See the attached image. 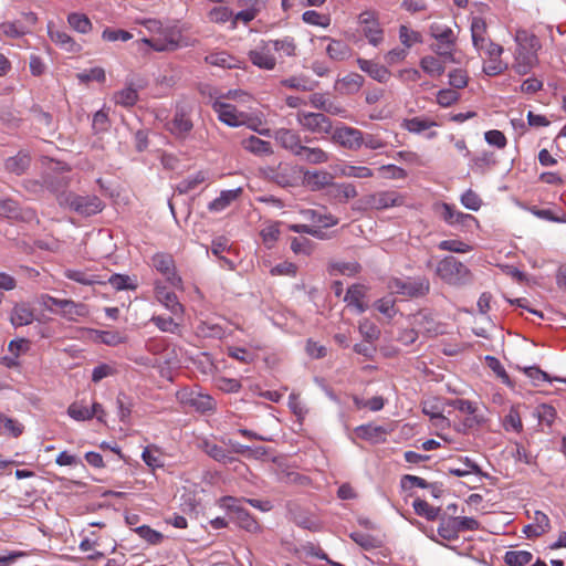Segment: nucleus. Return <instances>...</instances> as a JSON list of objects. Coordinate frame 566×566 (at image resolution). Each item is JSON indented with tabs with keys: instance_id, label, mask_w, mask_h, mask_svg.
<instances>
[{
	"instance_id": "obj_1",
	"label": "nucleus",
	"mask_w": 566,
	"mask_h": 566,
	"mask_svg": "<svg viewBox=\"0 0 566 566\" xmlns=\"http://www.w3.org/2000/svg\"><path fill=\"white\" fill-rule=\"evenodd\" d=\"M146 30L153 34L150 38H143V42L155 51H172L179 46L181 33L176 28L164 27L159 20L146 19L142 21Z\"/></svg>"
},
{
	"instance_id": "obj_2",
	"label": "nucleus",
	"mask_w": 566,
	"mask_h": 566,
	"mask_svg": "<svg viewBox=\"0 0 566 566\" xmlns=\"http://www.w3.org/2000/svg\"><path fill=\"white\" fill-rule=\"evenodd\" d=\"M56 199L61 207L69 208L84 217L96 214L104 208L103 201L94 195L80 196L74 192H61Z\"/></svg>"
},
{
	"instance_id": "obj_3",
	"label": "nucleus",
	"mask_w": 566,
	"mask_h": 566,
	"mask_svg": "<svg viewBox=\"0 0 566 566\" xmlns=\"http://www.w3.org/2000/svg\"><path fill=\"white\" fill-rule=\"evenodd\" d=\"M515 41L517 42V49L512 67L517 74L525 75L533 69L537 61L535 51L533 50L536 39L533 35H528L525 31H518Z\"/></svg>"
},
{
	"instance_id": "obj_4",
	"label": "nucleus",
	"mask_w": 566,
	"mask_h": 566,
	"mask_svg": "<svg viewBox=\"0 0 566 566\" xmlns=\"http://www.w3.org/2000/svg\"><path fill=\"white\" fill-rule=\"evenodd\" d=\"M437 275L450 285H465L472 281L469 268L454 256L440 260L436 269Z\"/></svg>"
},
{
	"instance_id": "obj_5",
	"label": "nucleus",
	"mask_w": 566,
	"mask_h": 566,
	"mask_svg": "<svg viewBox=\"0 0 566 566\" xmlns=\"http://www.w3.org/2000/svg\"><path fill=\"white\" fill-rule=\"evenodd\" d=\"M262 176L280 187H296L302 178V169L291 163L281 161L276 166H266L261 169Z\"/></svg>"
},
{
	"instance_id": "obj_6",
	"label": "nucleus",
	"mask_w": 566,
	"mask_h": 566,
	"mask_svg": "<svg viewBox=\"0 0 566 566\" xmlns=\"http://www.w3.org/2000/svg\"><path fill=\"white\" fill-rule=\"evenodd\" d=\"M429 31L430 35L437 41L431 45V50L444 61L454 62L457 36L453 30L441 23H432Z\"/></svg>"
},
{
	"instance_id": "obj_7",
	"label": "nucleus",
	"mask_w": 566,
	"mask_h": 566,
	"mask_svg": "<svg viewBox=\"0 0 566 566\" xmlns=\"http://www.w3.org/2000/svg\"><path fill=\"white\" fill-rule=\"evenodd\" d=\"M357 23L358 32L367 40L370 45L378 48L384 43L385 30L376 11H363L357 18Z\"/></svg>"
},
{
	"instance_id": "obj_8",
	"label": "nucleus",
	"mask_w": 566,
	"mask_h": 566,
	"mask_svg": "<svg viewBox=\"0 0 566 566\" xmlns=\"http://www.w3.org/2000/svg\"><path fill=\"white\" fill-rule=\"evenodd\" d=\"M150 265L171 287L178 290L184 289L182 279L177 272L176 263L171 254L165 252L155 253L151 256Z\"/></svg>"
},
{
	"instance_id": "obj_9",
	"label": "nucleus",
	"mask_w": 566,
	"mask_h": 566,
	"mask_svg": "<svg viewBox=\"0 0 566 566\" xmlns=\"http://www.w3.org/2000/svg\"><path fill=\"white\" fill-rule=\"evenodd\" d=\"M297 124L306 132L319 135L322 138L331 136L333 122L323 113L298 111Z\"/></svg>"
},
{
	"instance_id": "obj_10",
	"label": "nucleus",
	"mask_w": 566,
	"mask_h": 566,
	"mask_svg": "<svg viewBox=\"0 0 566 566\" xmlns=\"http://www.w3.org/2000/svg\"><path fill=\"white\" fill-rule=\"evenodd\" d=\"M212 109L217 113L218 119L231 127H238L244 125L248 120V114L239 112L235 106L226 103L220 97H213L210 94V101Z\"/></svg>"
},
{
	"instance_id": "obj_11",
	"label": "nucleus",
	"mask_w": 566,
	"mask_h": 566,
	"mask_svg": "<svg viewBox=\"0 0 566 566\" xmlns=\"http://www.w3.org/2000/svg\"><path fill=\"white\" fill-rule=\"evenodd\" d=\"M329 137L334 144L349 150L359 149L364 143V133L361 130L344 124L333 126Z\"/></svg>"
},
{
	"instance_id": "obj_12",
	"label": "nucleus",
	"mask_w": 566,
	"mask_h": 566,
	"mask_svg": "<svg viewBox=\"0 0 566 566\" xmlns=\"http://www.w3.org/2000/svg\"><path fill=\"white\" fill-rule=\"evenodd\" d=\"M192 106L188 103L177 104L174 117L167 123V129L177 137H186L193 128Z\"/></svg>"
},
{
	"instance_id": "obj_13",
	"label": "nucleus",
	"mask_w": 566,
	"mask_h": 566,
	"mask_svg": "<svg viewBox=\"0 0 566 566\" xmlns=\"http://www.w3.org/2000/svg\"><path fill=\"white\" fill-rule=\"evenodd\" d=\"M429 281L426 279L399 280L394 279L389 282V289L392 293L410 297L423 296L429 292Z\"/></svg>"
},
{
	"instance_id": "obj_14",
	"label": "nucleus",
	"mask_w": 566,
	"mask_h": 566,
	"mask_svg": "<svg viewBox=\"0 0 566 566\" xmlns=\"http://www.w3.org/2000/svg\"><path fill=\"white\" fill-rule=\"evenodd\" d=\"M366 208L382 210L391 207H399L403 203V197L394 190L377 191L363 198Z\"/></svg>"
},
{
	"instance_id": "obj_15",
	"label": "nucleus",
	"mask_w": 566,
	"mask_h": 566,
	"mask_svg": "<svg viewBox=\"0 0 566 566\" xmlns=\"http://www.w3.org/2000/svg\"><path fill=\"white\" fill-rule=\"evenodd\" d=\"M154 296L158 303L167 308L172 316L182 317L184 306L178 301L175 292L168 290V287L160 280L154 282Z\"/></svg>"
},
{
	"instance_id": "obj_16",
	"label": "nucleus",
	"mask_w": 566,
	"mask_h": 566,
	"mask_svg": "<svg viewBox=\"0 0 566 566\" xmlns=\"http://www.w3.org/2000/svg\"><path fill=\"white\" fill-rule=\"evenodd\" d=\"M248 56L250 62L261 70L272 71L276 66V57L269 41H261L249 51Z\"/></svg>"
},
{
	"instance_id": "obj_17",
	"label": "nucleus",
	"mask_w": 566,
	"mask_h": 566,
	"mask_svg": "<svg viewBox=\"0 0 566 566\" xmlns=\"http://www.w3.org/2000/svg\"><path fill=\"white\" fill-rule=\"evenodd\" d=\"M178 400L197 411L206 412L214 408V400L208 396L190 389H181L177 392Z\"/></svg>"
},
{
	"instance_id": "obj_18",
	"label": "nucleus",
	"mask_w": 566,
	"mask_h": 566,
	"mask_svg": "<svg viewBox=\"0 0 566 566\" xmlns=\"http://www.w3.org/2000/svg\"><path fill=\"white\" fill-rule=\"evenodd\" d=\"M503 48L496 43L490 44L483 52L488 56V61L483 65V72L488 76H496L507 70L509 65L501 59Z\"/></svg>"
},
{
	"instance_id": "obj_19",
	"label": "nucleus",
	"mask_w": 566,
	"mask_h": 566,
	"mask_svg": "<svg viewBox=\"0 0 566 566\" xmlns=\"http://www.w3.org/2000/svg\"><path fill=\"white\" fill-rule=\"evenodd\" d=\"M436 211L440 218L449 226H468L469 222L474 221L475 218L472 214L463 213L457 210L453 206L442 202L436 206Z\"/></svg>"
},
{
	"instance_id": "obj_20",
	"label": "nucleus",
	"mask_w": 566,
	"mask_h": 566,
	"mask_svg": "<svg viewBox=\"0 0 566 566\" xmlns=\"http://www.w3.org/2000/svg\"><path fill=\"white\" fill-rule=\"evenodd\" d=\"M471 38L473 46L482 52L489 48L490 44H494L488 35V25L483 18L473 17L471 21Z\"/></svg>"
},
{
	"instance_id": "obj_21",
	"label": "nucleus",
	"mask_w": 566,
	"mask_h": 566,
	"mask_svg": "<svg viewBox=\"0 0 566 566\" xmlns=\"http://www.w3.org/2000/svg\"><path fill=\"white\" fill-rule=\"evenodd\" d=\"M412 325L417 331L427 337H433L442 333L441 325L428 312H419L413 315Z\"/></svg>"
},
{
	"instance_id": "obj_22",
	"label": "nucleus",
	"mask_w": 566,
	"mask_h": 566,
	"mask_svg": "<svg viewBox=\"0 0 566 566\" xmlns=\"http://www.w3.org/2000/svg\"><path fill=\"white\" fill-rule=\"evenodd\" d=\"M274 138L281 147L294 156H297L303 147L300 134L292 129L280 128L275 130Z\"/></svg>"
},
{
	"instance_id": "obj_23",
	"label": "nucleus",
	"mask_w": 566,
	"mask_h": 566,
	"mask_svg": "<svg viewBox=\"0 0 566 566\" xmlns=\"http://www.w3.org/2000/svg\"><path fill=\"white\" fill-rule=\"evenodd\" d=\"M422 412L430 418L432 423L437 427L449 426V420L442 415V402L438 398H430L422 402Z\"/></svg>"
},
{
	"instance_id": "obj_24",
	"label": "nucleus",
	"mask_w": 566,
	"mask_h": 566,
	"mask_svg": "<svg viewBox=\"0 0 566 566\" xmlns=\"http://www.w3.org/2000/svg\"><path fill=\"white\" fill-rule=\"evenodd\" d=\"M333 175L325 170L305 171L304 184L313 191H318L333 185Z\"/></svg>"
},
{
	"instance_id": "obj_25",
	"label": "nucleus",
	"mask_w": 566,
	"mask_h": 566,
	"mask_svg": "<svg viewBox=\"0 0 566 566\" xmlns=\"http://www.w3.org/2000/svg\"><path fill=\"white\" fill-rule=\"evenodd\" d=\"M357 64L363 72L379 83H386L390 78L389 70L371 60L359 57Z\"/></svg>"
},
{
	"instance_id": "obj_26",
	"label": "nucleus",
	"mask_w": 566,
	"mask_h": 566,
	"mask_svg": "<svg viewBox=\"0 0 566 566\" xmlns=\"http://www.w3.org/2000/svg\"><path fill=\"white\" fill-rule=\"evenodd\" d=\"M229 509L232 520L238 526L251 533H255L260 530L259 523L247 510L230 504Z\"/></svg>"
},
{
	"instance_id": "obj_27",
	"label": "nucleus",
	"mask_w": 566,
	"mask_h": 566,
	"mask_svg": "<svg viewBox=\"0 0 566 566\" xmlns=\"http://www.w3.org/2000/svg\"><path fill=\"white\" fill-rule=\"evenodd\" d=\"M0 216L9 219H32L34 217L33 211L23 212L19 203L11 199L0 198Z\"/></svg>"
},
{
	"instance_id": "obj_28",
	"label": "nucleus",
	"mask_w": 566,
	"mask_h": 566,
	"mask_svg": "<svg viewBox=\"0 0 566 566\" xmlns=\"http://www.w3.org/2000/svg\"><path fill=\"white\" fill-rule=\"evenodd\" d=\"M448 406L458 409L461 412L471 415L472 418L467 419L465 426L472 427L473 423L480 424L484 421L483 417L478 415V407L470 400L467 399H452L447 402Z\"/></svg>"
},
{
	"instance_id": "obj_29",
	"label": "nucleus",
	"mask_w": 566,
	"mask_h": 566,
	"mask_svg": "<svg viewBox=\"0 0 566 566\" xmlns=\"http://www.w3.org/2000/svg\"><path fill=\"white\" fill-rule=\"evenodd\" d=\"M241 146L244 150L255 156H269L273 154L271 144L254 135H251L248 138H243L241 140Z\"/></svg>"
},
{
	"instance_id": "obj_30",
	"label": "nucleus",
	"mask_w": 566,
	"mask_h": 566,
	"mask_svg": "<svg viewBox=\"0 0 566 566\" xmlns=\"http://www.w3.org/2000/svg\"><path fill=\"white\" fill-rule=\"evenodd\" d=\"M296 157L311 165H321L326 164L331 159V154L321 147H308L303 145Z\"/></svg>"
},
{
	"instance_id": "obj_31",
	"label": "nucleus",
	"mask_w": 566,
	"mask_h": 566,
	"mask_svg": "<svg viewBox=\"0 0 566 566\" xmlns=\"http://www.w3.org/2000/svg\"><path fill=\"white\" fill-rule=\"evenodd\" d=\"M49 36L50 39L62 49L67 52H78L81 46L75 42V40L65 31L55 29L49 25Z\"/></svg>"
},
{
	"instance_id": "obj_32",
	"label": "nucleus",
	"mask_w": 566,
	"mask_h": 566,
	"mask_svg": "<svg viewBox=\"0 0 566 566\" xmlns=\"http://www.w3.org/2000/svg\"><path fill=\"white\" fill-rule=\"evenodd\" d=\"M33 311L24 303L15 304L10 314V322L15 327L29 325L33 322Z\"/></svg>"
},
{
	"instance_id": "obj_33",
	"label": "nucleus",
	"mask_w": 566,
	"mask_h": 566,
	"mask_svg": "<svg viewBox=\"0 0 566 566\" xmlns=\"http://www.w3.org/2000/svg\"><path fill=\"white\" fill-rule=\"evenodd\" d=\"M364 84V77L358 73H349L336 82V90L342 94H355Z\"/></svg>"
},
{
	"instance_id": "obj_34",
	"label": "nucleus",
	"mask_w": 566,
	"mask_h": 566,
	"mask_svg": "<svg viewBox=\"0 0 566 566\" xmlns=\"http://www.w3.org/2000/svg\"><path fill=\"white\" fill-rule=\"evenodd\" d=\"M272 44L273 52L279 53L280 57L296 56L297 45L292 36H283L281 39L268 40Z\"/></svg>"
},
{
	"instance_id": "obj_35",
	"label": "nucleus",
	"mask_w": 566,
	"mask_h": 566,
	"mask_svg": "<svg viewBox=\"0 0 566 566\" xmlns=\"http://www.w3.org/2000/svg\"><path fill=\"white\" fill-rule=\"evenodd\" d=\"M241 192V188L223 190L218 198L209 203L208 209L212 212H220L229 207L234 200H237Z\"/></svg>"
},
{
	"instance_id": "obj_36",
	"label": "nucleus",
	"mask_w": 566,
	"mask_h": 566,
	"mask_svg": "<svg viewBox=\"0 0 566 566\" xmlns=\"http://www.w3.org/2000/svg\"><path fill=\"white\" fill-rule=\"evenodd\" d=\"M31 158L28 153L19 151L15 156L6 160L4 167L7 171L14 175H22L30 166Z\"/></svg>"
},
{
	"instance_id": "obj_37",
	"label": "nucleus",
	"mask_w": 566,
	"mask_h": 566,
	"mask_svg": "<svg viewBox=\"0 0 566 566\" xmlns=\"http://www.w3.org/2000/svg\"><path fill=\"white\" fill-rule=\"evenodd\" d=\"M56 314L63 316L69 321H76L77 317H84L88 314V308L83 303L74 302L73 300H66L64 306L61 307Z\"/></svg>"
},
{
	"instance_id": "obj_38",
	"label": "nucleus",
	"mask_w": 566,
	"mask_h": 566,
	"mask_svg": "<svg viewBox=\"0 0 566 566\" xmlns=\"http://www.w3.org/2000/svg\"><path fill=\"white\" fill-rule=\"evenodd\" d=\"M421 70L429 76L439 77L446 71L444 61L433 55H426L420 60Z\"/></svg>"
},
{
	"instance_id": "obj_39",
	"label": "nucleus",
	"mask_w": 566,
	"mask_h": 566,
	"mask_svg": "<svg viewBox=\"0 0 566 566\" xmlns=\"http://www.w3.org/2000/svg\"><path fill=\"white\" fill-rule=\"evenodd\" d=\"M438 126V123L426 117L416 116L403 119L401 127L409 133L420 134L431 127Z\"/></svg>"
},
{
	"instance_id": "obj_40",
	"label": "nucleus",
	"mask_w": 566,
	"mask_h": 566,
	"mask_svg": "<svg viewBox=\"0 0 566 566\" xmlns=\"http://www.w3.org/2000/svg\"><path fill=\"white\" fill-rule=\"evenodd\" d=\"M365 297V289L363 285L350 286L345 295V302L348 306H353L357 310V313H364L367 306L364 304L363 298Z\"/></svg>"
},
{
	"instance_id": "obj_41",
	"label": "nucleus",
	"mask_w": 566,
	"mask_h": 566,
	"mask_svg": "<svg viewBox=\"0 0 566 566\" xmlns=\"http://www.w3.org/2000/svg\"><path fill=\"white\" fill-rule=\"evenodd\" d=\"M327 55L335 61H344L352 55L350 46L340 40H331L326 48Z\"/></svg>"
},
{
	"instance_id": "obj_42",
	"label": "nucleus",
	"mask_w": 566,
	"mask_h": 566,
	"mask_svg": "<svg viewBox=\"0 0 566 566\" xmlns=\"http://www.w3.org/2000/svg\"><path fill=\"white\" fill-rule=\"evenodd\" d=\"M303 216L323 228H329L338 223V219L331 213L321 212L319 210L307 209L303 211Z\"/></svg>"
},
{
	"instance_id": "obj_43",
	"label": "nucleus",
	"mask_w": 566,
	"mask_h": 566,
	"mask_svg": "<svg viewBox=\"0 0 566 566\" xmlns=\"http://www.w3.org/2000/svg\"><path fill=\"white\" fill-rule=\"evenodd\" d=\"M69 25L76 32L87 34L92 31L93 24L90 18L80 12H72L67 15Z\"/></svg>"
},
{
	"instance_id": "obj_44",
	"label": "nucleus",
	"mask_w": 566,
	"mask_h": 566,
	"mask_svg": "<svg viewBox=\"0 0 566 566\" xmlns=\"http://www.w3.org/2000/svg\"><path fill=\"white\" fill-rule=\"evenodd\" d=\"M201 449L213 460L222 463H228L233 460L232 457H230V453L221 446H218L217 443H213L211 441H203L201 444Z\"/></svg>"
},
{
	"instance_id": "obj_45",
	"label": "nucleus",
	"mask_w": 566,
	"mask_h": 566,
	"mask_svg": "<svg viewBox=\"0 0 566 566\" xmlns=\"http://www.w3.org/2000/svg\"><path fill=\"white\" fill-rule=\"evenodd\" d=\"M281 84L285 87L302 92L313 91L316 86V83L311 81L305 75L291 76L289 78L283 80Z\"/></svg>"
},
{
	"instance_id": "obj_46",
	"label": "nucleus",
	"mask_w": 566,
	"mask_h": 566,
	"mask_svg": "<svg viewBox=\"0 0 566 566\" xmlns=\"http://www.w3.org/2000/svg\"><path fill=\"white\" fill-rule=\"evenodd\" d=\"M503 428L506 431L520 433L523 430V422L517 406H512L503 419Z\"/></svg>"
},
{
	"instance_id": "obj_47",
	"label": "nucleus",
	"mask_w": 566,
	"mask_h": 566,
	"mask_svg": "<svg viewBox=\"0 0 566 566\" xmlns=\"http://www.w3.org/2000/svg\"><path fill=\"white\" fill-rule=\"evenodd\" d=\"M412 507L417 515L426 517L428 521H434L438 518L440 509L430 505L422 499H416L412 503Z\"/></svg>"
},
{
	"instance_id": "obj_48",
	"label": "nucleus",
	"mask_w": 566,
	"mask_h": 566,
	"mask_svg": "<svg viewBox=\"0 0 566 566\" xmlns=\"http://www.w3.org/2000/svg\"><path fill=\"white\" fill-rule=\"evenodd\" d=\"M399 40L403 48L409 50L412 45L422 43V35L420 32L402 24L399 27Z\"/></svg>"
},
{
	"instance_id": "obj_49",
	"label": "nucleus",
	"mask_w": 566,
	"mask_h": 566,
	"mask_svg": "<svg viewBox=\"0 0 566 566\" xmlns=\"http://www.w3.org/2000/svg\"><path fill=\"white\" fill-rule=\"evenodd\" d=\"M277 481L284 484L305 485L310 482L308 478L300 474L296 471L289 469H281L276 472Z\"/></svg>"
},
{
	"instance_id": "obj_50",
	"label": "nucleus",
	"mask_w": 566,
	"mask_h": 566,
	"mask_svg": "<svg viewBox=\"0 0 566 566\" xmlns=\"http://www.w3.org/2000/svg\"><path fill=\"white\" fill-rule=\"evenodd\" d=\"M496 165V158L492 151H483L472 159V169L484 172Z\"/></svg>"
},
{
	"instance_id": "obj_51",
	"label": "nucleus",
	"mask_w": 566,
	"mask_h": 566,
	"mask_svg": "<svg viewBox=\"0 0 566 566\" xmlns=\"http://www.w3.org/2000/svg\"><path fill=\"white\" fill-rule=\"evenodd\" d=\"M206 180V174L203 171H198L192 176H189L182 179L176 186V189L179 193H187L193 189H196L199 185H201Z\"/></svg>"
},
{
	"instance_id": "obj_52",
	"label": "nucleus",
	"mask_w": 566,
	"mask_h": 566,
	"mask_svg": "<svg viewBox=\"0 0 566 566\" xmlns=\"http://www.w3.org/2000/svg\"><path fill=\"white\" fill-rule=\"evenodd\" d=\"M532 553L527 551H509L505 553L504 562L510 566H524L531 563Z\"/></svg>"
},
{
	"instance_id": "obj_53",
	"label": "nucleus",
	"mask_w": 566,
	"mask_h": 566,
	"mask_svg": "<svg viewBox=\"0 0 566 566\" xmlns=\"http://www.w3.org/2000/svg\"><path fill=\"white\" fill-rule=\"evenodd\" d=\"M340 175L347 178L367 179L374 176V171L366 166L345 165Z\"/></svg>"
},
{
	"instance_id": "obj_54",
	"label": "nucleus",
	"mask_w": 566,
	"mask_h": 566,
	"mask_svg": "<svg viewBox=\"0 0 566 566\" xmlns=\"http://www.w3.org/2000/svg\"><path fill=\"white\" fill-rule=\"evenodd\" d=\"M114 101L116 104L124 107H132L138 101V93L133 87H125L122 91L115 93Z\"/></svg>"
},
{
	"instance_id": "obj_55",
	"label": "nucleus",
	"mask_w": 566,
	"mask_h": 566,
	"mask_svg": "<svg viewBox=\"0 0 566 566\" xmlns=\"http://www.w3.org/2000/svg\"><path fill=\"white\" fill-rule=\"evenodd\" d=\"M332 196L338 201H347L357 196L356 187L352 184L333 185Z\"/></svg>"
},
{
	"instance_id": "obj_56",
	"label": "nucleus",
	"mask_w": 566,
	"mask_h": 566,
	"mask_svg": "<svg viewBox=\"0 0 566 566\" xmlns=\"http://www.w3.org/2000/svg\"><path fill=\"white\" fill-rule=\"evenodd\" d=\"M206 62L224 69H231L235 65V59L227 52H216L206 56Z\"/></svg>"
},
{
	"instance_id": "obj_57",
	"label": "nucleus",
	"mask_w": 566,
	"mask_h": 566,
	"mask_svg": "<svg viewBox=\"0 0 566 566\" xmlns=\"http://www.w3.org/2000/svg\"><path fill=\"white\" fill-rule=\"evenodd\" d=\"M134 532L150 545H158L164 539V535L160 532L153 530L148 525L138 526Z\"/></svg>"
},
{
	"instance_id": "obj_58",
	"label": "nucleus",
	"mask_w": 566,
	"mask_h": 566,
	"mask_svg": "<svg viewBox=\"0 0 566 566\" xmlns=\"http://www.w3.org/2000/svg\"><path fill=\"white\" fill-rule=\"evenodd\" d=\"M438 534L443 539L454 541L459 536V531L452 517L450 518H441L440 525L438 527Z\"/></svg>"
},
{
	"instance_id": "obj_59",
	"label": "nucleus",
	"mask_w": 566,
	"mask_h": 566,
	"mask_svg": "<svg viewBox=\"0 0 566 566\" xmlns=\"http://www.w3.org/2000/svg\"><path fill=\"white\" fill-rule=\"evenodd\" d=\"M65 276L69 280L75 281L83 285H94L96 283H101L97 280V276L81 270H66Z\"/></svg>"
},
{
	"instance_id": "obj_60",
	"label": "nucleus",
	"mask_w": 566,
	"mask_h": 566,
	"mask_svg": "<svg viewBox=\"0 0 566 566\" xmlns=\"http://www.w3.org/2000/svg\"><path fill=\"white\" fill-rule=\"evenodd\" d=\"M108 282L114 289L118 291L137 289L136 280L130 277L129 275L113 274L109 277Z\"/></svg>"
},
{
	"instance_id": "obj_61",
	"label": "nucleus",
	"mask_w": 566,
	"mask_h": 566,
	"mask_svg": "<svg viewBox=\"0 0 566 566\" xmlns=\"http://www.w3.org/2000/svg\"><path fill=\"white\" fill-rule=\"evenodd\" d=\"M161 332L176 334L179 332L180 324L172 317L153 316L150 319Z\"/></svg>"
},
{
	"instance_id": "obj_62",
	"label": "nucleus",
	"mask_w": 566,
	"mask_h": 566,
	"mask_svg": "<svg viewBox=\"0 0 566 566\" xmlns=\"http://www.w3.org/2000/svg\"><path fill=\"white\" fill-rule=\"evenodd\" d=\"M0 424L9 434L14 438L21 436L24 429L21 422H19L17 419L6 416L4 413H0Z\"/></svg>"
},
{
	"instance_id": "obj_63",
	"label": "nucleus",
	"mask_w": 566,
	"mask_h": 566,
	"mask_svg": "<svg viewBox=\"0 0 566 566\" xmlns=\"http://www.w3.org/2000/svg\"><path fill=\"white\" fill-rule=\"evenodd\" d=\"M142 459L151 469L164 465L161 454L155 447H146L143 451Z\"/></svg>"
},
{
	"instance_id": "obj_64",
	"label": "nucleus",
	"mask_w": 566,
	"mask_h": 566,
	"mask_svg": "<svg viewBox=\"0 0 566 566\" xmlns=\"http://www.w3.org/2000/svg\"><path fill=\"white\" fill-rule=\"evenodd\" d=\"M459 99L460 94L458 93V91L452 88H443L437 93V103L441 107H450L453 104L458 103Z\"/></svg>"
}]
</instances>
